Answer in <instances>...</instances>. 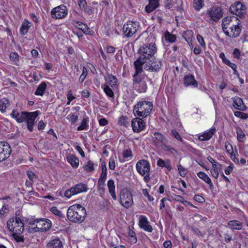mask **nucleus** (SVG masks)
<instances>
[{
    "instance_id": "nucleus-1",
    "label": "nucleus",
    "mask_w": 248,
    "mask_h": 248,
    "mask_svg": "<svg viewBox=\"0 0 248 248\" xmlns=\"http://www.w3.org/2000/svg\"><path fill=\"white\" fill-rule=\"evenodd\" d=\"M156 38L152 34H150L145 39V43L141 46L138 51V57L134 62V67H139L143 62H146L151 59L157 52V46L155 43Z\"/></svg>"
},
{
    "instance_id": "nucleus-2",
    "label": "nucleus",
    "mask_w": 248,
    "mask_h": 248,
    "mask_svg": "<svg viewBox=\"0 0 248 248\" xmlns=\"http://www.w3.org/2000/svg\"><path fill=\"white\" fill-rule=\"evenodd\" d=\"M222 28L224 33L231 38L237 37L242 30L240 20L234 16L224 18L222 21Z\"/></svg>"
},
{
    "instance_id": "nucleus-3",
    "label": "nucleus",
    "mask_w": 248,
    "mask_h": 248,
    "mask_svg": "<svg viewBox=\"0 0 248 248\" xmlns=\"http://www.w3.org/2000/svg\"><path fill=\"white\" fill-rule=\"evenodd\" d=\"M38 115V111L30 112H19L17 110L14 109L10 115L18 123L26 122L28 129L31 132L33 129L35 120Z\"/></svg>"
},
{
    "instance_id": "nucleus-4",
    "label": "nucleus",
    "mask_w": 248,
    "mask_h": 248,
    "mask_svg": "<svg viewBox=\"0 0 248 248\" xmlns=\"http://www.w3.org/2000/svg\"><path fill=\"white\" fill-rule=\"evenodd\" d=\"M86 209L80 204H74L67 209V217L72 222L81 223L86 217Z\"/></svg>"
},
{
    "instance_id": "nucleus-5",
    "label": "nucleus",
    "mask_w": 248,
    "mask_h": 248,
    "mask_svg": "<svg viewBox=\"0 0 248 248\" xmlns=\"http://www.w3.org/2000/svg\"><path fill=\"white\" fill-rule=\"evenodd\" d=\"M135 73L133 76V85L134 89L139 93H145L147 89L146 80L147 78L141 74L143 70L140 67H134Z\"/></svg>"
},
{
    "instance_id": "nucleus-6",
    "label": "nucleus",
    "mask_w": 248,
    "mask_h": 248,
    "mask_svg": "<svg viewBox=\"0 0 248 248\" xmlns=\"http://www.w3.org/2000/svg\"><path fill=\"white\" fill-rule=\"evenodd\" d=\"M153 107L151 102L142 100L139 101L134 107L133 112L135 116L145 118L151 113Z\"/></svg>"
},
{
    "instance_id": "nucleus-7",
    "label": "nucleus",
    "mask_w": 248,
    "mask_h": 248,
    "mask_svg": "<svg viewBox=\"0 0 248 248\" xmlns=\"http://www.w3.org/2000/svg\"><path fill=\"white\" fill-rule=\"evenodd\" d=\"M31 226L29 227L30 232H44L48 230L51 226V222L48 219H36L29 222Z\"/></svg>"
},
{
    "instance_id": "nucleus-8",
    "label": "nucleus",
    "mask_w": 248,
    "mask_h": 248,
    "mask_svg": "<svg viewBox=\"0 0 248 248\" xmlns=\"http://www.w3.org/2000/svg\"><path fill=\"white\" fill-rule=\"evenodd\" d=\"M136 168L138 172L144 177V181L146 183L149 182L151 180V165L149 162L145 159L140 160L136 163Z\"/></svg>"
},
{
    "instance_id": "nucleus-9",
    "label": "nucleus",
    "mask_w": 248,
    "mask_h": 248,
    "mask_svg": "<svg viewBox=\"0 0 248 248\" xmlns=\"http://www.w3.org/2000/svg\"><path fill=\"white\" fill-rule=\"evenodd\" d=\"M8 230L16 234H21L24 230V224L19 217L10 218L7 222Z\"/></svg>"
},
{
    "instance_id": "nucleus-10",
    "label": "nucleus",
    "mask_w": 248,
    "mask_h": 248,
    "mask_svg": "<svg viewBox=\"0 0 248 248\" xmlns=\"http://www.w3.org/2000/svg\"><path fill=\"white\" fill-rule=\"evenodd\" d=\"M139 23L136 21H129L125 23L123 28L124 37H131L137 31L139 28Z\"/></svg>"
},
{
    "instance_id": "nucleus-11",
    "label": "nucleus",
    "mask_w": 248,
    "mask_h": 248,
    "mask_svg": "<svg viewBox=\"0 0 248 248\" xmlns=\"http://www.w3.org/2000/svg\"><path fill=\"white\" fill-rule=\"evenodd\" d=\"M88 188L86 185L84 183H78L70 188L66 190L64 192V196L70 199L72 196L80 193L87 191Z\"/></svg>"
},
{
    "instance_id": "nucleus-12",
    "label": "nucleus",
    "mask_w": 248,
    "mask_h": 248,
    "mask_svg": "<svg viewBox=\"0 0 248 248\" xmlns=\"http://www.w3.org/2000/svg\"><path fill=\"white\" fill-rule=\"evenodd\" d=\"M120 203L125 208H128L133 203L130 192L126 188L123 189L120 194Z\"/></svg>"
},
{
    "instance_id": "nucleus-13",
    "label": "nucleus",
    "mask_w": 248,
    "mask_h": 248,
    "mask_svg": "<svg viewBox=\"0 0 248 248\" xmlns=\"http://www.w3.org/2000/svg\"><path fill=\"white\" fill-rule=\"evenodd\" d=\"M146 62L147 63L145 62L141 63L139 65V67H140L142 70L144 68L146 70L158 71L162 66L161 62L157 59H155L153 62H152L151 59H149Z\"/></svg>"
},
{
    "instance_id": "nucleus-14",
    "label": "nucleus",
    "mask_w": 248,
    "mask_h": 248,
    "mask_svg": "<svg viewBox=\"0 0 248 248\" xmlns=\"http://www.w3.org/2000/svg\"><path fill=\"white\" fill-rule=\"evenodd\" d=\"M230 11L232 14L242 18L246 13V7L245 5L239 1H235L231 5Z\"/></svg>"
},
{
    "instance_id": "nucleus-15",
    "label": "nucleus",
    "mask_w": 248,
    "mask_h": 248,
    "mask_svg": "<svg viewBox=\"0 0 248 248\" xmlns=\"http://www.w3.org/2000/svg\"><path fill=\"white\" fill-rule=\"evenodd\" d=\"M67 13V7L64 5H61L55 7L51 11L52 17L56 19L64 18L66 16Z\"/></svg>"
},
{
    "instance_id": "nucleus-16",
    "label": "nucleus",
    "mask_w": 248,
    "mask_h": 248,
    "mask_svg": "<svg viewBox=\"0 0 248 248\" xmlns=\"http://www.w3.org/2000/svg\"><path fill=\"white\" fill-rule=\"evenodd\" d=\"M11 153L9 144L5 142H0V161L8 158Z\"/></svg>"
},
{
    "instance_id": "nucleus-17",
    "label": "nucleus",
    "mask_w": 248,
    "mask_h": 248,
    "mask_svg": "<svg viewBox=\"0 0 248 248\" xmlns=\"http://www.w3.org/2000/svg\"><path fill=\"white\" fill-rule=\"evenodd\" d=\"M145 123L144 121L140 118H135L131 121L132 129L135 132H139L145 128Z\"/></svg>"
},
{
    "instance_id": "nucleus-18",
    "label": "nucleus",
    "mask_w": 248,
    "mask_h": 248,
    "mask_svg": "<svg viewBox=\"0 0 248 248\" xmlns=\"http://www.w3.org/2000/svg\"><path fill=\"white\" fill-rule=\"evenodd\" d=\"M139 225L140 228L148 232H152L153 228L150 224L147 217L144 215H140L139 217Z\"/></svg>"
},
{
    "instance_id": "nucleus-19",
    "label": "nucleus",
    "mask_w": 248,
    "mask_h": 248,
    "mask_svg": "<svg viewBox=\"0 0 248 248\" xmlns=\"http://www.w3.org/2000/svg\"><path fill=\"white\" fill-rule=\"evenodd\" d=\"M207 14L215 21H218L222 16L221 10L219 7H213L208 9Z\"/></svg>"
},
{
    "instance_id": "nucleus-20",
    "label": "nucleus",
    "mask_w": 248,
    "mask_h": 248,
    "mask_svg": "<svg viewBox=\"0 0 248 248\" xmlns=\"http://www.w3.org/2000/svg\"><path fill=\"white\" fill-rule=\"evenodd\" d=\"M184 84L186 87L191 86L193 87H197L198 83L195 79L193 75L188 74L184 76Z\"/></svg>"
},
{
    "instance_id": "nucleus-21",
    "label": "nucleus",
    "mask_w": 248,
    "mask_h": 248,
    "mask_svg": "<svg viewBox=\"0 0 248 248\" xmlns=\"http://www.w3.org/2000/svg\"><path fill=\"white\" fill-rule=\"evenodd\" d=\"M46 248H62L63 245L61 240L58 237L50 240L46 245Z\"/></svg>"
},
{
    "instance_id": "nucleus-22",
    "label": "nucleus",
    "mask_w": 248,
    "mask_h": 248,
    "mask_svg": "<svg viewBox=\"0 0 248 248\" xmlns=\"http://www.w3.org/2000/svg\"><path fill=\"white\" fill-rule=\"evenodd\" d=\"M216 132V128L214 127H212L208 131L205 132L202 134L198 136V139L200 141H205L209 140Z\"/></svg>"
},
{
    "instance_id": "nucleus-23",
    "label": "nucleus",
    "mask_w": 248,
    "mask_h": 248,
    "mask_svg": "<svg viewBox=\"0 0 248 248\" xmlns=\"http://www.w3.org/2000/svg\"><path fill=\"white\" fill-rule=\"evenodd\" d=\"M233 103L234 107L237 109L244 110L246 108V107L244 104L242 99L240 97H236L234 98Z\"/></svg>"
},
{
    "instance_id": "nucleus-24",
    "label": "nucleus",
    "mask_w": 248,
    "mask_h": 248,
    "mask_svg": "<svg viewBox=\"0 0 248 248\" xmlns=\"http://www.w3.org/2000/svg\"><path fill=\"white\" fill-rule=\"evenodd\" d=\"M228 225L230 229L232 230H241L243 228V223L237 220H232L229 221Z\"/></svg>"
},
{
    "instance_id": "nucleus-25",
    "label": "nucleus",
    "mask_w": 248,
    "mask_h": 248,
    "mask_svg": "<svg viewBox=\"0 0 248 248\" xmlns=\"http://www.w3.org/2000/svg\"><path fill=\"white\" fill-rule=\"evenodd\" d=\"M107 186L108 188L109 192L112 198L116 200L117 199V196L115 193V186L114 182L112 179H109L107 183Z\"/></svg>"
},
{
    "instance_id": "nucleus-26",
    "label": "nucleus",
    "mask_w": 248,
    "mask_h": 248,
    "mask_svg": "<svg viewBox=\"0 0 248 248\" xmlns=\"http://www.w3.org/2000/svg\"><path fill=\"white\" fill-rule=\"evenodd\" d=\"M197 176L204 182L207 184L211 188H212L214 185L210 177L204 172L200 171L197 173Z\"/></svg>"
},
{
    "instance_id": "nucleus-27",
    "label": "nucleus",
    "mask_w": 248,
    "mask_h": 248,
    "mask_svg": "<svg viewBox=\"0 0 248 248\" xmlns=\"http://www.w3.org/2000/svg\"><path fill=\"white\" fill-rule=\"evenodd\" d=\"M157 165L162 168H166L169 170H170L172 169L170 161L169 159L163 160L159 158L157 161Z\"/></svg>"
},
{
    "instance_id": "nucleus-28",
    "label": "nucleus",
    "mask_w": 248,
    "mask_h": 248,
    "mask_svg": "<svg viewBox=\"0 0 248 248\" xmlns=\"http://www.w3.org/2000/svg\"><path fill=\"white\" fill-rule=\"evenodd\" d=\"M149 4L145 7V11L150 13L155 10L159 6L158 0H149Z\"/></svg>"
},
{
    "instance_id": "nucleus-29",
    "label": "nucleus",
    "mask_w": 248,
    "mask_h": 248,
    "mask_svg": "<svg viewBox=\"0 0 248 248\" xmlns=\"http://www.w3.org/2000/svg\"><path fill=\"white\" fill-rule=\"evenodd\" d=\"M67 160L69 163L74 168H77L79 165V159L74 155H67Z\"/></svg>"
},
{
    "instance_id": "nucleus-30",
    "label": "nucleus",
    "mask_w": 248,
    "mask_h": 248,
    "mask_svg": "<svg viewBox=\"0 0 248 248\" xmlns=\"http://www.w3.org/2000/svg\"><path fill=\"white\" fill-rule=\"evenodd\" d=\"M96 5H97V2L95 1H93L89 5H87L82 10L85 14L91 15L94 13V11L96 9L95 6Z\"/></svg>"
},
{
    "instance_id": "nucleus-31",
    "label": "nucleus",
    "mask_w": 248,
    "mask_h": 248,
    "mask_svg": "<svg viewBox=\"0 0 248 248\" xmlns=\"http://www.w3.org/2000/svg\"><path fill=\"white\" fill-rule=\"evenodd\" d=\"M221 168V165L219 163L214 164L212 166V169H211L210 172L211 175L215 179L218 177L219 172L218 171Z\"/></svg>"
},
{
    "instance_id": "nucleus-32",
    "label": "nucleus",
    "mask_w": 248,
    "mask_h": 248,
    "mask_svg": "<svg viewBox=\"0 0 248 248\" xmlns=\"http://www.w3.org/2000/svg\"><path fill=\"white\" fill-rule=\"evenodd\" d=\"M30 24L31 23L28 20L25 19L24 20L20 28V31L21 34L25 35L28 32L31 26Z\"/></svg>"
},
{
    "instance_id": "nucleus-33",
    "label": "nucleus",
    "mask_w": 248,
    "mask_h": 248,
    "mask_svg": "<svg viewBox=\"0 0 248 248\" xmlns=\"http://www.w3.org/2000/svg\"><path fill=\"white\" fill-rule=\"evenodd\" d=\"M193 8L197 11H199L204 6L203 0H193L192 3Z\"/></svg>"
},
{
    "instance_id": "nucleus-34",
    "label": "nucleus",
    "mask_w": 248,
    "mask_h": 248,
    "mask_svg": "<svg viewBox=\"0 0 248 248\" xmlns=\"http://www.w3.org/2000/svg\"><path fill=\"white\" fill-rule=\"evenodd\" d=\"M108 79L109 84L112 88H117L118 86V79L115 76L109 74L108 76Z\"/></svg>"
},
{
    "instance_id": "nucleus-35",
    "label": "nucleus",
    "mask_w": 248,
    "mask_h": 248,
    "mask_svg": "<svg viewBox=\"0 0 248 248\" xmlns=\"http://www.w3.org/2000/svg\"><path fill=\"white\" fill-rule=\"evenodd\" d=\"M193 32L192 31H186L184 32L183 37L188 44H191Z\"/></svg>"
},
{
    "instance_id": "nucleus-36",
    "label": "nucleus",
    "mask_w": 248,
    "mask_h": 248,
    "mask_svg": "<svg viewBox=\"0 0 248 248\" xmlns=\"http://www.w3.org/2000/svg\"><path fill=\"white\" fill-rule=\"evenodd\" d=\"M46 88V83L45 82H42L38 86L36 91L35 92V94L36 95H43Z\"/></svg>"
},
{
    "instance_id": "nucleus-37",
    "label": "nucleus",
    "mask_w": 248,
    "mask_h": 248,
    "mask_svg": "<svg viewBox=\"0 0 248 248\" xmlns=\"http://www.w3.org/2000/svg\"><path fill=\"white\" fill-rule=\"evenodd\" d=\"M107 174L101 173L98 179L97 186L99 189H104Z\"/></svg>"
},
{
    "instance_id": "nucleus-38",
    "label": "nucleus",
    "mask_w": 248,
    "mask_h": 248,
    "mask_svg": "<svg viewBox=\"0 0 248 248\" xmlns=\"http://www.w3.org/2000/svg\"><path fill=\"white\" fill-rule=\"evenodd\" d=\"M237 139L238 141L244 142L246 140V136L241 128H236Z\"/></svg>"
},
{
    "instance_id": "nucleus-39",
    "label": "nucleus",
    "mask_w": 248,
    "mask_h": 248,
    "mask_svg": "<svg viewBox=\"0 0 248 248\" xmlns=\"http://www.w3.org/2000/svg\"><path fill=\"white\" fill-rule=\"evenodd\" d=\"M155 138L161 144H164L167 142V140L166 137L162 134L159 132H155L154 134Z\"/></svg>"
},
{
    "instance_id": "nucleus-40",
    "label": "nucleus",
    "mask_w": 248,
    "mask_h": 248,
    "mask_svg": "<svg viewBox=\"0 0 248 248\" xmlns=\"http://www.w3.org/2000/svg\"><path fill=\"white\" fill-rule=\"evenodd\" d=\"M9 104V100L6 98L0 99V110L1 112L5 111Z\"/></svg>"
},
{
    "instance_id": "nucleus-41",
    "label": "nucleus",
    "mask_w": 248,
    "mask_h": 248,
    "mask_svg": "<svg viewBox=\"0 0 248 248\" xmlns=\"http://www.w3.org/2000/svg\"><path fill=\"white\" fill-rule=\"evenodd\" d=\"M161 149L165 152H168L171 155H175L177 151L173 148L167 145L166 143L161 144Z\"/></svg>"
},
{
    "instance_id": "nucleus-42",
    "label": "nucleus",
    "mask_w": 248,
    "mask_h": 248,
    "mask_svg": "<svg viewBox=\"0 0 248 248\" xmlns=\"http://www.w3.org/2000/svg\"><path fill=\"white\" fill-rule=\"evenodd\" d=\"M164 37L166 41L171 43H174L176 40V36L175 35L171 34L168 31L165 33Z\"/></svg>"
},
{
    "instance_id": "nucleus-43",
    "label": "nucleus",
    "mask_w": 248,
    "mask_h": 248,
    "mask_svg": "<svg viewBox=\"0 0 248 248\" xmlns=\"http://www.w3.org/2000/svg\"><path fill=\"white\" fill-rule=\"evenodd\" d=\"M104 92L109 97L113 98L114 93L112 89L107 84H104L102 86Z\"/></svg>"
},
{
    "instance_id": "nucleus-44",
    "label": "nucleus",
    "mask_w": 248,
    "mask_h": 248,
    "mask_svg": "<svg viewBox=\"0 0 248 248\" xmlns=\"http://www.w3.org/2000/svg\"><path fill=\"white\" fill-rule=\"evenodd\" d=\"M118 123L120 125L127 127L129 125L128 118L126 116H121L119 118Z\"/></svg>"
},
{
    "instance_id": "nucleus-45",
    "label": "nucleus",
    "mask_w": 248,
    "mask_h": 248,
    "mask_svg": "<svg viewBox=\"0 0 248 248\" xmlns=\"http://www.w3.org/2000/svg\"><path fill=\"white\" fill-rule=\"evenodd\" d=\"M78 28L82 30V31L85 34H89L90 32V29L87 27L86 24L82 22H78Z\"/></svg>"
},
{
    "instance_id": "nucleus-46",
    "label": "nucleus",
    "mask_w": 248,
    "mask_h": 248,
    "mask_svg": "<svg viewBox=\"0 0 248 248\" xmlns=\"http://www.w3.org/2000/svg\"><path fill=\"white\" fill-rule=\"evenodd\" d=\"M88 120L86 118H84L81 122L80 125L78 127L77 130L78 131L86 130L88 127Z\"/></svg>"
},
{
    "instance_id": "nucleus-47",
    "label": "nucleus",
    "mask_w": 248,
    "mask_h": 248,
    "mask_svg": "<svg viewBox=\"0 0 248 248\" xmlns=\"http://www.w3.org/2000/svg\"><path fill=\"white\" fill-rule=\"evenodd\" d=\"M128 234L130 242L133 244L135 243L137 240L135 232L129 228Z\"/></svg>"
},
{
    "instance_id": "nucleus-48",
    "label": "nucleus",
    "mask_w": 248,
    "mask_h": 248,
    "mask_svg": "<svg viewBox=\"0 0 248 248\" xmlns=\"http://www.w3.org/2000/svg\"><path fill=\"white\" fill-rule=\"evenodd\" d=\"M132 155V152L130 149H125L123 151V158L127 160L130 159Z\"/></svg>"
},
{
    "instance_id": "nucleus-49",
    "label": "nucleus",
    "mask_w": 248,
    "mask_h": 248,
    "mask_svg": "<svg viewBox=\"0 0 248 248\" xmlns=\"http://www.w3.org/2000/svg\"><path fill=\"white\" fill-rule=\"evenodd\" d=\"M84 170L87 172L92 171L94 170L93 163L89 160L87 164L84 166Z\"/></svg>"
},
{
    "instance_id": "nucleus-50",
    "label": "nucleus",
    "mask_w": 248,
    "mask_h": 248,
    "mask_svg": "<svg viewBox=\"0 0 248 248\" xmlns=\"http://www.w3.org/2000/svg\"><path fill=\"white\" fill-rule=\"evenodd\" d=\"M50 211L54 215L58 216L60 217H63L64 215L56 207L50 208Z\"/></svg>"
},
{
    "instance_id": "nucleus-51",
    "label": "nucleus",
    "mask_w": 248,
    "mask_h": 248,
    "mask_svg": "<svg viewBox=\"0 0 248 248\" xmlns=\"http://www.w3.org/2000/svg\"><path fill=\"white\" fill-rule=\"evenodd\" d=\"M177 167L180 176L183 177H185L187 173V170L181 165H178Z\"/></svg>"
},
{
    "instance_id": "nucleus-52",
    "label": "nucleus",
    "mask_w": 248,
    "mask_h": 248,
    "mask_svg": "<svg viewBox=\"0 0 248 248\" xmlns=\"http://www.w3.org/2000/svg\"><path fill=\"white\" fill-rule=\"evenodd\" d=\"M66 118L71 123L74 124L77 121V120L78 119V116L77 115H75L74 114L71 113L67 116Z\"/></svg>"
},
{
    "instance_id": "nucleus-53",
    "label": "nucleus",
    "mask_w": 248,
    "mask_h": 248,
    "mask_svg": "<svg viewBox=\"0 0 248 248\" xmlns=\"http://www.w3.org/2000/svg\"><path fill=\"white\" fill-rule=\"evenodd\" d=\"M225 148L228 154H231L233 153L232 145L229 141L225 142Z\"/></svg>"
},
{
    "instance_id": "nucleus-54",
    "label": "nucleus",
    "mask_w": 248,
    "mask_h": 248,
    "mask_svg": "<svg viewBox=\"0 0 248 248\" xmlns=\"http://www.w3.org/2000/svg\"><path fill=\"white\" fill-rule=\"evenodd\" d=\"M88 74L87 69L85 67H83L82 74L80 75L79 81L80 82H83L85 80Z\"/></svg>"
},
{
    "instance_id": "nucleus-55",
    "label": "nucleus",
    "mask_w": 248,
    "mask_h": 248,
    "mask_svg": "<svg viewBox=\"0 0 248 248\" xmlns=\"http://www.w3.org/2000/svg\"><path fill=\"white\" fill-rule=\"evenodd\" d=\"M234 115L238 118H240L242 119H246L248 118V115L246 113H244L241 111H237L234 112Z\"/></svg>"
},
{
    "instance_id": "nucleus-56",
    "label": "nucleus",
    "mask_w": 248,
    "mask_h": 248,
    "mask_svg": "<svg viewBox=\"0 0 248 248\" xmlns=\"http://www.w3.org/2000/svg\"><path fill=\"white\" fill-rule=\"evenodd\" d=\"M197 39L199 43L200 44L201 46L203 48H205L206 44L204 42L203 38L200 34L197 35Z\"/></svg>"
},
{
    "instance_id": "nucleus-57",
    "label": "nucleus",
    "mask_w": 248,
    "mask_h": 248,
    "mask_svg": "<svg viewBox=\"0 0 248 248\" xmlns=\"http://www.w3.org/2000/svg\"><path fill=\"white\" fill-rule=\"evenodd\" d=\"M171 133L173 136L178 141L182 142L183 141V140L181 137V135L179 133L176 131L175 130H172Z\"/></svg>"
},
{
    "instance_id": "nucleus-58",
    "label": "nucleus",
    "mask_w": 248,
    "mask_h": 248,
    "mask_svg": "<svg viewBox=\"0 0 248 248\" xmlns=\"http://www.w3.org/2000/svg\"><path fill=\"white\" fill-rule=\"evenodd\" d=\"M21 234L13 233V236L16 241L17 242H23L24 241V238L23 236L20 235Z\"/></svg>"
},
{
    "instance_id": "nucleus-59",
    "label": "nucleus",
    "mask_w": 248,
    "mask_h": 248,
    "mask_svg": "<svg viewBox=\"0 0 248 248\" xmlns=\"http://www.w3.org/2000/svg\"><path fill=\"white\" fill-rule=\"evenodd\" d=\"M78 4L80 9L82 10L87 5V3L86 0H78Z\"/></svg>"
},
{
    "instance_id": "nucleus-60",
    "label": "nucleus",
    "mask_w": 248,
    "mask_h": 248,
    "mask_svg": "<svg viewBox=\"0 0 248 248\" xmlns=\"http://www.w3.org/2000/svg\"><path fill=\"white\" fill-rule=\"evenodd\" d=\"M108 167L110 170H114L115 168V162L114 158H110L109 160Z\"/></svg>"
},
{
    "instance_id": "nucleus-61",
    "label": "nucleus",
    "mask_w": 248,
    "mask_h": 248,
    "mask_svg": "<svg viewBox=\"0 0 248 248\" xmlns=\"http://www.w3.org/2000/svg\"><path fill=\"white\" fill-rule=\"evenodd\" d=\"M27 176L29 179L31 181H34L36 178V176L35 173L32 171H27Z\"/></svg>"
},
{
    "instance_id": "nucleus-62",
    "label": "nucleus",
    "mask_w": 248,
    "mask_h": 248,
    "mask_svg": "<svg viewBox=\"0 0 248 248\" xmlns=\"http://www.w3.org/2000/svg\"><path fill=\"white\" fill-rule=\"evenodd\" d=\"M142 193L143 194L148 198V199L149 201L152 202L154 200V198L152 197L148 192V191L146 189H142Z\"/></svg>"
},
{
    "instance_id": "nucleus-63",
    "label": "nucleus",
    "mask_w": 248,
    "mask_h": 248,
    "mask_svg": "<svg viewBox=\"0 0 248 248\" xmlns=\"http://www.w3.org/2000/svg\"><path fill=\"white\" fill-rule=\"evenodd\" d=\"M233 165L231 164L225 169V173L227 175L230 174L232 171Z\"/></svg>"
},
{
    "instance_id": "nucleus-64",
    "label": "nucleus",
    "mask_w": 248,
    "mask_h": 248,
    "mask_svg": "<svg viewBox=\"0 0 248 248\" xmlns=\"http://www.w3.org/2000/svg\"><path fill=\"white\" fill-rule=\"evenodd\" d=\"M233 56L234 58L239 59L240 57V51L237 48H235L233 51Z\"/></svg>"
}]
</instances>
